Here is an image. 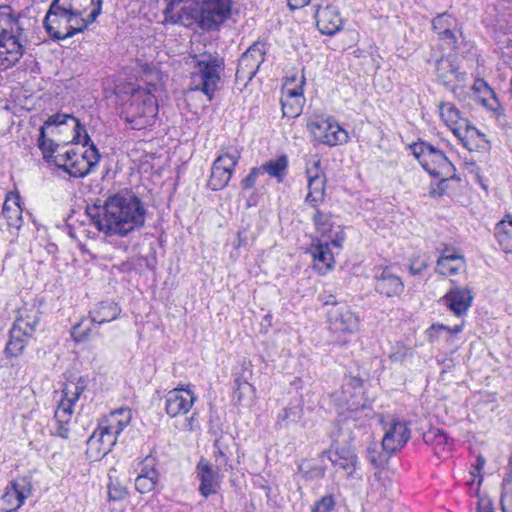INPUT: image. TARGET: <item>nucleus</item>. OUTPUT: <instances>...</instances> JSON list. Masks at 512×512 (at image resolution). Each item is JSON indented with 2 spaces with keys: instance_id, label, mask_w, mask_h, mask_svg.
I'll use <instances>...</instances> for the list:
<instances>
[{
  "instance_id": "nucleus-1",
  "label": "nucleus",
  "mask_w": 512,
  "mask_h": 512,
  "mask_svg": "<svg viewBox=\"0 0 512 512\" xmlns=\"http://www.w3.org/2000/svg\"><path fill=\"white\" fill-rule=\"evenodd\" d=\"M87 214L105 235L124 237L144 226L146 210L137 196L126 193L108 197L103 205L88 207Z\"/></svg>"
},
{
  "instance_id": "nucleus-2",
  "label": "nucleus",
  "mask_w": 512,
  "mask_h": 512,
  "mask_svg": "<svg viewBox=\"0 0 512 512\" xmlns=\"http://www.w3.org/2000/svg\"><path fill=\"white\" fill-rule=\"evenodd\" d=\"M189 58L188 63L192 67V89L203 92L209 100H212L225 68L224 58L217 52L209 51L195 53Z\"/></svg>"
},
{
  "instance_id": "nucleus-3",
  "label": "nucleus",
  "mask_w": 512,
  "mask_h": 512,
  "mask_svg": "<svg viewBox=\"0 0 512 512\" xmlns=\"http://www.w3.org/2000/svg\"><path fill=\"white\" fill-rule=\"evenodd\" d=\"M86 388L87 380L84 377H79L76 381L70 380L64 384L61 400L54 413V435L62 439L69 438L74 405Z\"/></svg>"
},
{
  "instance_id": "nucleus-4",
  "label": "nucleus",
  "mask_w": 512,
  "mask_h": 512,
  "mask_svg": "<svg viewBox=\"0 0 512 512\" xmlns=\"http://www.w3.org/2000/svg\"><path fill=\"white\" fill-rule=\"evenodd\" d=\"M131 410L117 409L106 416L98 428L88 439V444L96 448L103 454L111 451L116 444L117 438L125 427L130 423Z\"/></svg>"
},
{
  "instance_id": "nucleus-5",
  "label": "nucleus",
  "mask_w": 512,
  "mask_h": 512,
  "mask_svg": "<svg viewBox=\"0 0 512 512\" xmlns=\"http://www.w3.org/2000/svg\"><path fill=\"white\" fill-rule=\"evenodd\" d=\"M158 114L157 100L146 89L132 92L130 102L124 111V118L132 129L141 130L152 126Z\"/></svg>"
},
{
  "instance_id": "nucleus-6",
  "label": "nucleus",
  "mask_w": 512,
  "mask_h": 512,
  "mask_svg": "<svg viewBox=\"0 0 512 512\" xmlns=\"http://www.w3.org/2000/svg\"><path fill=\"white\" fill-rule=\"evenodd\" d=\"M410 149L431 176L441 181L454 177L455 167L441 150L423 141L413 143Z\"/></svg>"
},
{
  "instance_id": "nucleus-7",
  "label": "nucleus",
  "mask_w": 512,
  "mask_h": 512,
  "mask_svg": "<svg viewBox=\"0 0 512 512\" xmlns=\"http://www.w3.org/2000/svg\"><path fill=\"white\" fill-rule=\"evenodd\" d=\"M89 149L78 154L74 150L58 152L54 156V164L61 170L75 178H83L96 166L100 155L96 145L90 140Z\"/></svg>"
},
{
  "instance_id": "nucleus-8",
  "label": "nucleus",
  "mask_w": 512,
  "mask_h": 512,
  "mask_svg": "<svg viewBox=\"0 0 512 512\" xmlns=\"http://www.w3.org/2000/svg\"><path fill=\"white\" fill-rule=\"evenodd\" d=\"M439 114L453 134L468 150L472 151L477 147V144L473 143L474 139L481 138L484 135L461 116L460 110L453 103L441 102L439 104Z\"/></svg>"
},
{
  "instance_id": "nucleus-9",
  "label": "nucleus",
  "mask_w": 512,
  "mask_h": 512,
  "mask_svg": "<svg viewBox=\"0 0 512 512\" xmlns=\"http://www.w3.org/2000/svg\"><path fill=\"white\" fill-rule=\"evenodd\" d=\"M240 157L241 152L235 146L220 150L219 155L212 164L211 175L207 184L211 190H222L228 185Z\"/></svg>"
},
{
  "instance_id": "nucleus-10",
  "label": "nucleus",
  "mask_w": 512,
  "mask_h": 512,
  "mask_svg": "<svg viewBox=\"0 0 512 512\" xmlns=\"http://www.w3.org/2000/svg\"><path fill=\"white\" fill-rule=\"evenodd\" d=\"M122 312L121 307L115 302L102 301L93 310L89 312L91 323L84 326V321L76 324L72 328V337L76 342L85 341L89 338L92 327L116 320Z\"/></svg>"
},
{
  "instance_id": "nucleus-11",
  "label": "nucleus",
  "mask_w": 512,
  "mask_h": 512,
  "mask_svg": "<svg viewBox=\"0 0 512 512\" xmlns=\"http://www.w3.org/2000/svg\"><path fill=\"white\" fill-rule=\"evenodd\" d=\"M337 406L350 411H358L366 407L363 380L356 376H345L339 390L332 395Z\"/></svg>"
},
{
  "instance_id": "nucleus-12",
  "label": "nucleus",
  "mask_w": 512,
  "mask_h": 512,
  "mask_svg": "<svg viewBox=\"0 0 512 512\" xmlns=\"http://www.w3.org/2000/svg\"><path fill=\"white\" fill-rule=\"evenodd\" d=\"M307 128L314 141L336 146L348 141V133L333 118H317L308 123Z\"/></svg>"
},
{
  "instance_id": "nucleus-13",
  "label": "nucleus",
  "mask_w": 512,
  "mask_h": 512,
  "mask_svg": "<svg viewBox=\"0 0 512 512\" xmlns=\"http://www.w3.org/2000/svg\"><path fill=\"white\" fill-rule=\"evenodd\" d=\"M231 0H203L198 2V26L216 30L230 16Z\"/></svg>"
},
{
  "instance_id": "nucleus-14",
  "label": "nucleus",
  "mask_w": 512,
  "mask_h": 512,
  "mask_svg": "<svg viewBox=\"0 0 512 512\" xmlns=\"http://www.w3.org/2000/svg\"><path fill=\"white\" fill-rule=\"evenodd\" d=\"M265 47L263 43L256 42L252 44L240 57L235 80L246 86L256 75L260 65L265 59Z\"/></svg>"
},
{
  "instance_id": "nucleus-15",
  "label": "nucleus",
  "mask_w": 512,
  "mask_h": 512,
  "mask_svg": "<svg viewBox=\"0 0 512 512\" xmlns=\"http://www.w3.org/2000/svg\"><path fill=\"white\" fill-rule=\"evenodd\" d=\"M44 27L52 39L65 40L67 30L71 28L69 25V11L62 5L61 1L54 0L44 18Z\"/></svg>"
},
{
  "instance_id": "nucleus-16",
  "label": "nucleus",
  "mask_w": 512,
  "mask_h": 512,
  "mask_svg": "<svg viewBox=\"0 0 512 512\" xmlns=\"http://www.w3.org/2000/svg\"><path fill=\"white\" fill-rule=\"evenodd\" d=\"M320 159L317 156L307 162L306 175L308 193L305 202L316 208L325 199L326 176L319 170Z\"/></svg>"
},
{
  "instance_id": "nucleus-17",
  "label": "nucleus",
  "mask_w": 512,
  "mask_h": 512,
  "mask_svg": "<svg viewBox=\"0 0 512 512\" xmlns=\"http://www.w3.org/2000/svg\"><path fill=\"white\" fill-rule=\"evenodd\" d=\"M327 315L329 329L333 333L352 334L359 328V317L346 304L334 305Z\"/></svg>"
},
{
  "instance_id": "nucleus-18",
  "label": "nucleus",
  "mask_w": 512,
  "mask_h": 512,
  "mask_svg": "<svg viewBox=\"0 0 512 512\" xmlns=\"http://www.w3.org/2000/svg\"><path fill=\"white\" fill-rule=\"evenodd\" d=\"M382 448L388 454L395 453L402 449L411 437L408 423L404 420L393 418L384 426Z\"/></svg>"
},
{
  "instance_id": "nucleus-19",
  "label": "nucleus",
  "mask_w": 512,
  "mask_h": 512,
  "mask_svg": "<svg viewBox=\"0 0 512 512\" xmlns=\"http://www.w3.org/2000/svg\"><path fill=\"white\" fill-rule=\"evenodd\" d=\"M184 0H170L164 10L165 21L186 27L198 25V2L183 4Z\"/></svg>"
},
{
  "instance_id": "nucleus-20",
  "label": "nucleus",
  "mask_w": 512,
  "mask_h": 512,
  "mask_svg": "<svg viewBox=\"0 0 512 512\" xmlns=\"http://www.w3.org/2000/svg\"><path fill=\"white\" fill-rule=\"evenodd\" d=\"M375 290L386 296H399L404 290V284L399 275H397L392 267H375L374 268Z\"/></svg>"
},
{
  "instance_id": "nucleus-21",
  "label": "nucleus",
  "mask_w": 512,
  "mask_h": 512,
  "mask_svg": "<svg viewBox=\"0 0 512 512\" xmlns=\"http://www.w3.org/2000/svg\"><path fill=\"white\" fill-rule=\"evenodd\" d=\"M196 397L189 389L174 388L165 396V410L171 417L186 414L192 408Z\"/></svg>"
},
{
  "instance_id": "nucleus-22",
  "label": "nucleus",
  "mask_w": 512,
  "mask_h": 512,
  "mask_svg": "<svg viewBox=\"0 0 512 512\" xmlns=\"http://www.w3.org/2000/svg\"><path fill=\"white\" fill-rule=\"evenodd\" d=\"M222 471L223 470H218L217 467L213 468V466L204 459L199 461L196 472L197 478L200 481L199 492L202 496L207 498L217 493L222 480V476L220 475Z\"/></svg>"
},
{
  "instance_id": "nucleus-23",
  "label": "nucleus",
  "mask_w": 512,
  "mask_h": 512,
  "mask_svg": "<svg viewBox=\"0 0 512 512\" xmlns=\"http://www.w3.org/2000/svg\"><path fill=\"white\" fill-rule=\"evenodd\" d=\"M294 79L285 83L283 87V96L281 98L283 116L295 118L302 113L304 97H303V80L301 84L295 87H289Z\"/></svg>"
},
{
  "instance_id": "nucleus-24",
  "label": "nucleus",
  "mask_w": 512,
  "mask_h": 512,
  "mask_svg": "<svg viewBox=\"0 0 512 512\" xmlns=\"http://www.w3.org/2000/svg\"><path fill=\"white\" fill-rule=\"evenodd\" d=\"M315 19L318 30L325 35H334L343 25L338 9L332 5L318 6Z\"/></svg>"
},
{
  "instance_id": "nucleus-25",
  "label": "nucleus",
  "mask_w": 512,
  "mask_h": 512,
  "mask_svg": "<svg viewBox=\"0 0 512 512\" xmlns=\"http://www.w3.org/2000/svg\"><path fill=\"white\" fill-rule=\"evenodd\" d=\"M23 52L21 38H0V71L14 66L22 58Z\"/></svg>"
},
{
  "instance_id": "nucleus-26",
  "label": "nucleus",
  "mask_w": 512,
  "mask_h": 512,
  "mask_svg": "<svg viewBox=\"0 0 512 512\" xmlns=\"http://www.w3.org/2000/svg\"><path fill=\"white\" fill-rule=\"evenodd\" d=\"M23 30L20 15L10 5H0V38H21Z\"/></svg>"
},
{
  "instance_id": "nucleus-27",
  "label": "nucleus",
  "mask_w": 512,
  "mask_h": 512,
  "mask_svg": "<svg viewBox=\"0 0 512 512\" xmlns=\"http://www.w3.org/2000/svg\"><path fill=\"white\" fill-rule=\"evenodd\" d=\"M443 301L455 315L461 316L471 307L473 296L470 289L455 286L445 294Z\"/></svg>"
},
{
  "instance_id": "nucleus-28",
  "label": "nucleus",
  "mask_w": 512,
  "mask_h": 512,
  "mask_svg": "<svg viewBox=\"0 0 512 512\" xmlns=\"http://www.w3.org/2000/svg\"><path fill=\"white\" fill-rule=\"evenodd\" d=\"M40 316L41 312L35 304H25L18 309L12 327L25 332L26 336H33L39 324Z\"/></svg>"
},
{
  "instance_id": "nucleus-29",
  "label": "nucleus",
  "mask_w": 512,
  "mask_h": 512,
  "mask_svg": "<svg viewBox=\"0 0 512 512\" xmlns=\"http://www.w3.org/2000/svg\"><path fill=\"white\" fill-rule=\"evenodd\" d=\"M308 252L315 262V268L320 272H326L333 267L335 261L328 241L319 237L314 238Z\"/></svg>"
},
{
  "instance_id": "nucleus-30",
  "label": "nucleus",
  "mask_w": 512,
  "mask_h": 512,
  "mask_svg": "<svg viewBox=\"0 0 512 512\" xmlns=\"http://www.w3.org/2000/svg\"><path fill=\"white\" fill-rule=\"evenodd\" d=\"M234 440L230 435H221L214 442V460L218 470L225 472L232 469L231 456Z\"/></svg>"
},
{
  "instance_id": "nucleus-31",
  "label": "nucleus",
  "mask_w": 512,
  "mask_h": 512,
  "mask_svg": "<svg viewBox=\"0 0 512 512\" xmlns=\"http://www.w3.org/2000/svg\"><path fill=\"white\" fill-rule=\"evenodd\" d=\"M465 267L466 262L461 254L445 249L437 260L436 271L441 275H456Z\"/></svg>"
},
{
  "instance_id": "nucleus-32",
  "label": "nucleus",
  "mask_w": 512,
  "mask_h": 512,
  "mask_svg": "<svg viewBox=\"0 0 512 512\" xmlns=\"http://www.w3.org/2000/svg\"><path fill=\"white\" fill-rule=\"evenodd\" d=\"M435 71L437 78L444 84H450L454 79L464 81L465 73L459 72V67L453 57H441L436 61Z\"/></svg>"
},
{
  "instance_id": "nucleus-33",
  "label": "nucleus",
  "mask_w": 512,
  "mask_h": 512,
  "mask_svg": "<svg viewBox=\"0 0 512 512\" xmlns=\"http://www.w3.org/2000/svg\"><path fill=\"white\" fill-rule=\"evenodd\" d=\"M20 195L15 192L7 194L3 204L2 214L7 220L9 227L19 229L23 225L22 207Z\"/></svg>"
},
{
  "instance_id": "nucleus-34",
  "label": "nucleus",
  "mask_w": 512,
  "mask_h": 512,
  "mask_svg": "<svg viewBox=\"0 0 512 512\" xmlns=\"http://www.w3.org/2000/svg\"><path fill=\"white\" fill-rule=\"evenodd\" d=\"M423 441L431 446L434 454L438 457L451 451L452 439L438 428H431L423 434Z\"/></svg>"
},
{
  "instance_id": "nucleus-35",
  "label": "nucleus",
  "mask_w": 512,
  "mask_h": 512,
  "mask_svg": "<svg viewBox=\"0 0 512 512\" xmlns=\"http://www.w3.org/2000/svg\"><path fill=\"white\" fill-rule=\"evenodd\" d=\"M29 494L30 489H25L19 482H12L11 485L6 488L2 496V502L6 512H13L19 509Z\"/></svg>"
},
{
  "instance_id": "nucleus-36",
  "label": "nucleus",
  "mask_w": 512,
  "mask_h": 512,
  "mask_svg": "<svg viewBox=\"0 0 512 512\" xmlns=\"http://www.w3.org/2000/svg\"><path fill=\"white\" fill-rule=\"evenodd\" d=\"M303 415V408L300 404L290 403L279 411L275 421L276 430L289 429L292 425L298 423Z\"/></svg>"
},
{
  "instance_id": "nucleus-37",
  "label": "nucleus",
  "mask_w": 512,
  "mask_h": 512,
  "mask_svg": "<svg viewBox=\"0 0 512 512\" xmlns=\"http://www.w3.org/2000/svg\"><path fill=\"white\" fill-rule=\"evenodd\" d=\"M328 458L335 467L350 470L349 474L355 469L357 463L355 452L347 447H338L335 451H329Z\"/></svg>"
},
{
  "instance_id": "nucleus-38",
  "label": "nucleus",
  "mask_w": 512,
  "mask_h": 512,
  "mask_svg": "<svg viewBox=\"0 0 512 512\" xmlns=\"http://www.w3.org/2000/svg\"><path fill=\"white\" fill-rule=\"evenodd\" d=\"M33 336H26L25 332L12 327L9 331V340L5 346L4 353L7 358L20 356Z\"/></svg>"
},
{
  "instance_id": "nucleus-39",
  "label": "nucleus",
  "mask_w": 512,
  "mask_h": 512,
  "mask_svg": "<svg viewBox=\"0 0 512 512\" xmlns=\"http://www.w3.org/2000/svg\"><path fill=\"white\" fill-rule=\"evenodd\" d=\"M67 119H71L75 122L74 131L75 136L74 140H76L78 143L82 142L83 146H87L90 142V137L87 134L85 128L81 126L78 119L74 118L72 115L69 114H61L56 113L48 117V119L44 123V127L46 126H58L61 124L66 123Z\"/></svg>"
},
{
  "instance_id": "nucleus-40",
  "label": "nucleus",
  "mask_w": 512,
  "mask_h": 512,
  "mask_svg": "<svg viewBox=\"0 0 512 512\" xmlns=\"http://www.w3.org/2000/svg\"><path fill=\"white\" fill-rule=\"evenodd\" d=\"M262 174L267 173L275 178L278 183L283 182L288 170V157L281 155L276 159H271L263 163L260 167Z\"/></svg>"
},
{
  "instance_id": "nucleus-41",
  "label": "nucleus",
  "mask_w": 512,
  "mask_h": 512,
  "mask_svg": "<svg viewBox=\"0 0 512 512\" xmlns=\"http://www.w3.org/2000/svg\"><path fill=\"white\" fill-rule=\"evenodd\" d=\"M507 218L496 224L494 234L502 250L505 253H512V218Z\"/></svg>"
},
{
  "instance_id": "nucleus-42",
  "label": "nucleus",
  "mask_w": 512,
  "mask_h": 512,
  "mask_svg": "<svg viewBox=\"0 0 512 512\" xmlns=\"http://www.w3.org/2000/svg\"><path fill=\"white\" fill-rule=\"evenodd\" d=\"M254 392V387L246 379L241 377L235 378L233 400L236 401L239 405L250 404Z\"/></svg>"
},
{
  "instance_id": "nucleus-43",
  "label": "nucleus",
  "mask_w": 512,
  "mask_h": 512,
  "mask_svg": "<svg viewBox=\"0 0 512 512\" xmlns=\"http://www.w3.org/2000/svg\"><path fill=\"white\" fill-rule=\"evenodd\" d=\"M314 209L315 211L312 215V221L315 226L316 233H318L321 238L330 237V233L334 227L331 213L323 212L318 207Z\"/></svg>"
},
{
  "instance_id": "nucleus-44",
  "label": "nucleus",
  "mask_w": 512,
  "mask_h": 512,
  "mask_svg": "<svg viewBox=\"0 0 512 512\" xmlns=\"http://www.w3.org/2000/svg\"><path fill=\"white\" fill-rule=\"evenodd\" d=\"M158 473L151 467H144L135 479V488L141 494L152 491L157 483Z\"/></svg>"
},
{
  "instance_id": "nucleus-45",
  "label": "nucleus",
  "mask_w": 512,
  "mask_h": 512,
  "mask_svg": "<svg viewBox=\"0 0 512 512\" xmlns=\"http://www.w3.org/2000/svg\"><path fill=\"white\" fill-rule=\"evenodd\" d=\"M500 504L503 512H512V472L507 473L502 480Z\"/></svg>"
},
{
  "instance_id": "nucleus-46",
  "label": "nucleus",
  "mask_w": 512,
  "mask_h": 512,
  "mask_svg": "<svg viewBox=\"0 0 512 512\" xmlns=\"http://www.w3.org/2000/svg\"><path fill=\"white\" fill-rule=\"evenodd\" d=\"M92 23L90 22V16L84 17L83 14L72 15L69 12V25H71V28L67 30L66 36L68 38L73 37L75 34L83 32Z\"/></svg>"
},
{
  "instance_id": "nucleus-47",
  "label": "nucleus",
  "mask_w": 512,
  "mask_h": 512,
  "mask_svg": "<svg viewBox=\"0 0 512 512\" xmlns=\"http://www.w3.org/2000/svg\"><path fill=\"white\" fill-rule=\"evenodd\" d=\"M38 147L43 153V157L45 159H53L54 160V153L57 152V148L59 147L58 144H55L51 139L46 138L45 135V127L42 126L40 128V135L38 138Z\"/></svg>"
},
{
  "instance_id": "nucleus-48",
  "label": "nucleus",
  "mask_w": 512,
  "mask_h": 512,
  "mask_svg": "<svg viewBox=\"0 0 512 512\" xmlns=\"http://www.w3.org/2000/svg\"><path fill=\"white\" fill-rule=\"evenodd\" d=\"M455 24V19L447 12L439 14L432 20V27L438 33V35L441 33V31H446V29L453 28Z\"/></svg>"
},
{
  "instance_id": "nucleus-49",
  "label": "nucleus",
  "mask_w": 512,
  "mask_h": 512,
  "mask_svg": "<svg viewBox=\"0 0 512 512\" xmlns=\"http://www.w3.org/2000/svg\"><path fill=\"white\" fill-rule=\"evenodd\" d=\"M107 489L108 499L110 501H120L125 499L128 495L126 487L117 480H110Z\"/></svg>"
},
{
  "instance_id": "nucleus-50",
  "label": "nucleus",
  "mask_w": 512,
  "mask_h": 512,
  "mask_svg": "<svg viewBox=\"0 0 512 512\" xmlns=\"http://www.w3.org/2000/svg\"><path fill=\"white\" fill-rule=\"evenodd\" d=\"M477 98L486 108L494 112L498 111L500 108V103L496 94L490 86L487 87V92L483 91V93L478 95Z\"/></svg>"
},
{
  "instance_id": "nucleus-51",
  "label": "nucleus",
  "mask_w": 512,
  "mask_h": 512,
  "mask_svg": "<svg viewBox=\"0 0 512 512\" xmlns=\"http://www.w3.org/2000/svg\"><path fill=\"white\" fill-rule=\"evenodd\" d=\"M335 504L336 502L332 495H325L315 503L311 512H332Z\"/></svg>"
},
{
  "instance_id": "nucleus-52",
  "label": "nucleus",
  "mask_w": 512,
  "mask_h": 512,
  "mask_svg": "<svg viewBox=\"0 0 512 512\" xmlns=\"http://www.w3.org/2000/svg\"><path fill=\"white\" fill-rule=\"evenodd\" d=\"M261 169L259 167H254L250 170L249 174L241 181V187L244 190L250 189L254 187L257 178L261 175Z\"/></svg>"
},
{
  "instance_id": "nucleus-53",
  "label": "nucleus",
  "mask_w": 512,
  "mask_h": 512,
  "mask_svg": "<svg viewBox=\"0 0 512 512\" xmlns=\"http://www.w3.org/2000/svg\"><path fill=\"white\" fill-rule=\"evenodd\" d=\"M428 267V262L425 256L414 258L409 266V270L412 274H420L423 270Z\"/></svg>"
},
{
  "instance_id": "nucleus-54",
  "label": "nucleus",
  "mask_w": 512,
  "mask_h": 512,
  "mask_svg": "<svg viewBox=\"0 0 512 512\" xmlns=\"http://www.w3.org/2000/svg\"><path fill=\"white\" fill-rule=\"evenodd\" d=\"M329 238H331V242L329 244L338 249L342 248L343 242L346 238L344 229L341 226H338V230L334 233V236H330Z\"/></svg>"
},
{
  "instance_id": "nucleus-55",
  "label": "nucleus",
  "mask_w": 512,
  "mask_h": 512,
  "mask_svg": "<svg viewBox=\"0 0 512 512\" xmlns=\"http://www.w3.org/2000/svg\"><path fill=\"white\" fill-rule=\"evenodd\" d=\"M440 38L443 39V40H448L450 45H451V48L452 49H457V40H456V35L455 33L452 31V28L450 29H446V31H441V33L439 34Z\"/></svg>"
},
{
  "instance_id": "nucleus-56",
  "label": "nucleus",
  "mask_w": 512,
  "mask_h": 512,
  "mask_svg": "<svg viewBox=\"0 0 512 512\" xmlns=\"http://www.w3.org/2000/svg\"><path fill=\"white\" fill-rule=\"evenodd\" d=\"M488 86L489 85L487 84V82L484 81L483 79H476L474 84H473V86H472V90H473L474 94L477 97L478 95L483 93V91L487 92V87Z\"/></svg>"
},
{
  "instance_id": "nucleus-57",
  "label": "nucleus",
  "mask_w": 512,
  "mask_h": 512,
  "mask_svg": "<svg viewBox=\"0 0 512 512\" xmlns=\"http://www.w3.org/2000/svg\"><path fill=\"white\" fill-rule=\"evenodd\" d=\"M248 236H247V230L241 229L237 233V245L236 247L239 248L241 246H245L247 244Z\"/></svg>"
},
{
  "instance_id": "nucleus-58",
  "label": "nucleus",
  "mask_w": 512,
  "mask_h": 512,
  "mask_svg": "<svg viewBox=\"0 0 512 512\" xmlns=\"http://www.w3.org/2000/svg\"><path fill=\"white\" fill-rule=\"evenodd\" d=\"M310 0H287L288 6L291 10L302 8L308 5Z\"/></svg>"
},
{
  "instance_id": "nucleus-59",
  "label": "nucleus",
  "mask_w": 512,
  "mask_h": 512,
  "mask_svg": "<svg viewBox=\"0 0 512 512\" xmlns=\"http://www.w3.org/2000/svg\"><path fill=\"white\" fill-rule=\"evenodd\" d=\"M367 457L374 466L381 464V461L378 460L376 450L371 447L368 448Z\"/></svg>"
},
{
  "instance_id": "nucleus-60",
  "label": "nucleus",
  "mask_w": 512,
  "mask_h": 512,
  "mask_svg": "<svg viewBox=\"0 0 512 512\" xmlns=\"http://www.w3.org/2000/svg\"><path fill=\"white\" fill-rule=\"evenodd\" d=\"M477 512H494L490 502L481 501L478 503Z\"/></svg>"
},
{
  "instance_id": "nucleus-61",
  "label": "nucleus",
  "mask_w": 512,
  "mask_h": 512,
  "mask_svg": "<svg viewBox=\"0 0 512 512\" xmlns=\"http://www.w3.org/2000/svg\"><path fill=\"white\" fill-rule=\"evenodd\" d=\"M194 423L195 418L194 416H191L189 419H187L184 423V430L186 431H193L194 430Z\"/></svg>"
},
{
  "instance_id": "nucleus-62",
  "label": "nucleus",
  "mask_w": 512,
  "mask_h": 512,
  "mask_svg": "<svg viewBox=\"0 0 512 512\" xmlns=\"http://www.w3.org/2000/svg\"><path fill=\"white\" fill-rule=\"evenodd\" d=\"M332 298H333V296H330V299H329V300H327V301L325 302V304H326V305H332V307H333L334 305H339L338 303H336L335 301H333V300H332Z\"/></svg>"
},
{
  "instance_id": "nucleus-63",
  "label": "nucleus",
  "mask_w": 512,
  "mask_h": 512,
  "mask_svg": "<svg viewBox=\"0 0 512 512\" xmlns=\"http://www.w3.org/2000/svg\"><path fill=\"white\" fill-rule=\"evenodd\" d=\"M477 462H478V467H483L485 460L482 457H479L477 459Z\"/></svg>"
},
{
  "instance_id": "nucleus-64",
  "label": "nucleus",
  "mask_w": 512,
  "mask_h": 512,
  "mask_svg": "<svg viewBox=\"0 0 512 512\" xmlns=\"http://www.w3.org/2000/svg\"><path fill=\"white\" fill-rule=\"evenodd\" d=\"M460 331H461V326H455L454 329H453L454 333H458Z\"/></svg>"
}]
</instances>
